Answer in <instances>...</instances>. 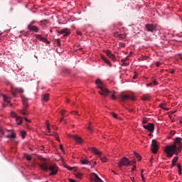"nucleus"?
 <instances>
[{
  "instance_id": "f257e3e1",
  "label": "nucleus",
  "mask_w": 182,
  "mask_h": 182,
  "mask_svg": "<svg viewBox=\"0 0 182 182\" xmlns=\"http://www.w3.org/2000/svg\"><path fill=\"white\" fill-rule=\"evenodd\" d=\"M182 138L176 137L173 139V144L171 145H168L165 147V153L167 154V157L171 159L173 157V154L178 156L179 153L182 151Z\"/></svg>"
},
{
  "instance_id": "f03ea898",
  "label": "nucleus",
  "mask_w": 182,
  "mask_h": 182,
  "mask_svg": "<svg viewBox=\"0 0 182 182\" xmlns=\"http://www.w3.org/2000/svg\"><path fill=\"white\" fill-rule=\"evenodd\" d=\"M41 161L42 163L39 165V167H41L42 170L45 171L50 170V171H51L50 173V176H55L58 173V166H56V165L49 166V162H48L45 158H41Z\"/></svg>"
},
{
  "instance_id": "7ed1b4c3",
  "label": "nucleus",
  "mask_w": 182,
  "mask_h": 182,
  "mask_svg": "<svg viewBox=\"0 0 182 182\" xmlns=\"http://www.w3.org/2000/svg\"><path fill=\"white\" fill-rule=\"evenodd\" d=\"M95 83L97 85V87L98 89H100L101 91H99L100 95L101 96H104V97H107L109 95H110L111 92L106 87V85L102 82L100 79H97L95 81Z\"/></svg>"
},
{
  "instance_id": "20e7f679",
  "label": "nucleus",
  "mask_w": 182,
  "mask_h": 182,
  "mask_svg": "<svg viewBox=\"0 0 182 182\" xmlns=\"http://www.w3.org/2000/svg\"><path fill=\"white\" fill-rule=\"evenodd\" d=\"M119 99L120 102H126V100H129V99L134 102V100H136V97L134 95H129L127 94L122 92L119 95Z\"/></svg>"
},
{
  "instance_id": "39448f33",
  "label": "nucleus",
  "mask_w": 182,
  "mask_h": 182,
  "mask_svg": "<svg viewBox=\"0 0 182 182\" xmlns=\"http://www.w3.org/2000/svg\"><path fill=\"white\" fill-rule=\"evenodd\" d=\"M123 166H125L126 167L128 166H132V161H130V160H129V159H127L126 156L120 159L118 164V167H119V168H122Z\"/></svg>"
},
{
  "instance_id": "423d86ee",
  "label": "nucleus",
  "mask_w": 182,
  "mask_h": 182,
  "mask_svg": "<svg viewBox=\"0 0 182 182\" xmlns=\"http://www.w3.org/2000/svg\"><path fill=\"white\" fill-rule=\"evenodd\" d=\"M90 181L91 182H103V181L102 180V178H100L99 177V176H97V174L92 173L90 175Z\"/></svg>"
},
{
  "instance_id": "0eeeda50",
  "label": "nucleus",
  "mask_w": 182,
  "mask_h": 182,
  "mask_svg": "<svg viewBox=\"0 0 182 182\" xmlns=\"http://www.w3.org/2000/svg\"><path fill=\"white\" fill-rule=\"evenodd\" d=\"M151 149L154 154H156V153H157L159 150V145L157 144V141L155 139L152 140V143L151 144Z\"/></svg>"
},
{
  "instance_id": "6e6552de",
  "label": "nucleus",
  "mask_w": 182,
  "mask_h": 182,
  "mask_svg": "<svg viewBox=\"0 0 182 182\" xmlns=\"http://www.w3.org/2000/svg\"><path fill=\"white\" fill-rule=\"evenodd\" d=\"M143 127L150 133H153V132H154V124L153 123H149L147 125H143Z\"/></svg>"
},
{
  "instance_id": "1a4fd4ad",
  "label": "nucleus",
  "mask_w": 182,
  "mask_h": 182,
  "mask_svg": "<svg viewBox=\"0 0 182 182\" xmlns=\"http://www.w3.org/2000/svg\"><path fill=\"white\" fill-rule=\"evenodd\" d=\"M59 35H63V36H69L70 35V30L69 28H63L58 31Z\"/></svg>"
},
{
  "instance_id": "9d476101",
  "label": "nucleus",
  "mask_w": 182,
  "mask_h": 182,
  "mask_svg": "<svg viewBox=\"0 0 182 182\" xmlns=\"http://www.w3.org/2000/svg\"><path fill=\"white\" fill-rule=\"evenodd\" d=\"M27 29L30 31V32H36V33L39 32V28L32 24H28Z\"/></svg>"
},
{
  "instance_id": "9b49d317",
  "label": "nucleus",
  "mask_w": 182,
  "mask_h": 182,
  "mask_svg": "<svg viewBox=\"0 0 182 182\" xmlns=\"http://www.w3.org/2000/svg\"><path fill=\"white\" fill-rule=\"evenodd\" d=\"M105 53L107 55V56L113 60V62H116V57H114V55L112 53V51L110 50H107L105 51Z\"/></svg>"
},
{
  "instance_id": "f8f14e48",
  "label": "nucleus",
  "mask_w": 182,
  "mask_h": 182,
  "mask_svg": "<svg viewBox=\"0 0 182 182\" xmlns=\"http://www.w3.org/2000/svg\"><path fill=\"white\" fill-rule=\"evenodd\" d=\"M156 26L154 24H146V28L148 32H154L156 31Z\"/></svg>"
},
{
  "instance_id": "ddd939ff",
  "label": "nucleus",
  "mask_w": 182,
  "mask_h": 182,
  "mask_svg": "<svg viewBox=\"0 0 182 182\" xmlns=\"http://www.w3.org/2000/svg\"><path fill=\"white\" fill-rule=\"evenodd\" d=\"M35 37L37 39H40L41 42H44L45 43H50V42L48 41V38H46L45 37L41 36V34H36Z\"/></svg>"
},
{
  "instance_id": "4468645a",
  "label": "nucleus",
  "mask_w": 182,
  "mask_h": 182,
  "mask_svg": "<svg viewBox=\"0 0 182 182\" xmlns=\"http://www.w3.org/2000/svg\"><path fill=\"white\" fill-rule=\"evenodd\" d=\"M13 96H16V92L23 93V89L22 88H11Z\"/></svg>"
},
{
  "instance_id": "2eb2a0df",
  "label": "nucleus",
  "mask_w": 182,
  "mask_h": 182,
  "mask_svg": "<svg viewBox=\"0 0 182 182\" xmlns=\"http://www.w3.org/2000/svg\"><path fill=\"white\" fill-rule=\"evenodd\" d=\"M70 137H72V139H74V140L77 142V143H83V139H82V137L77 136V135H71Z\"/></svg>"
},
{
  "instance_id": "dca6fc26",
  "label": "nucleus",
  "mask_w": 182,
  "mask_h": 182,
  "mask_svg": "<svg viewBox=\"0 0 182 182\" xmlns=\"http://www.w3.org/2000/svg\"><path fill=\"white\" fill-rule=\"evenodd\" d=\"M89 150H90L92 153H94L95 154H97V156H99V157H101L102 151H99V149L93 147V148H90Z\"/></svg>"
},
{
  "instance_id": "f3484780",
  "label": "nucleus",
  "mask_w": 182,
  "mask_h": 182,
  "mask_svg": "<svg viewBox=\"0 0 182 182\" xmlns=\"http://www.w3.org/2000/svg\"><path fill=\"white\" fill-rule=\"evenodd\" d=\"M101 58L105 63H107V65H108V66H109V68H112V63H110V60H109L107 58H106L105 55H102Z\"/></svg>"
},
{
  "instance_id": "a211bd4d",
  "label": "nucleus",
  "mask_w": 182,
  "mask_h": 182,
  "mask_svg": "<svg viewBox=\"0 0 182 182\" xmlns=\"http://www.w3.org/2000/svg\"><path fill=\"white\" fill-rule=\"evenodd\" d=\"M19 112L21 113V114H23V116H26L28 114V110H26V108L19 110Z\"/></svg>"
},
{
  "instance_id": "6ab92c4d",
  "label": "nucleus",
  "mask_w": 182,
  "mask_h": 182,
  "mask_svg": "<svg viewBox=\"0 0 182 182\" xmlns=\"http://www.w3.org/2000/svg\"><path fill=\"white\" fill-rule=\"evenodd\" d=\"M42 100H44V102H48L49 100V94H45L42 95Z\"/></svg>"
},
{
  "instance_id": "aec40b11",
  "label": "nucleus",
  "mask_w": 182,
  "mask_h": 182,
  "mask_svg": "<svg viewBox=\"0 0 182 182\" xmlns=\"http://www.w3.org/2000/svg\"><path fill=\"white\" fill-rule=\"evenodd\" d=\"M23 119V118H22V117H17L16 118V122L17 124H22Z\"/></svg>"
},
{
  "instance_id": "412c9836",
  "label": "nucleus",
  "mask_w": 182,
  "mask_h": 182,
  "mask_svg": "<svg viewBox=\"0 0 182 182\" xmlns=\"http://www.w3.org/2000/svg\"><path fill=\"white\" fill-rule=\"evenodd\" d=\"M177 161H178V156H175L172 160V167H174V166H176Z\"/></svg>"
},
{
  "instance_id": "4be33fe9",
  "label": "nucleus",
  "mask_w": 182,
  "mask_h": 182,
  "mask_svg": "<svg viewBox=\"0 0 182 182\" xmlns=\"http://www.w3.org/2000/svg\"><path fill=\"white\" fill-rule=\"evenodd\" d=\"M80 163L82 164H90V161H89V160L86 159H83L80 160Z\"/></svg>"
},
{
  "instance_id": "5701e85b",
  "label": "nucleus",
  "mask_w": 182,
  "mask_h": 182,
  "mask_svg": "<svg viewBox=\"0 0 182 182\" xmlns=\"http://www.w3.org/2000/svg\"><path fill=\"white\" fill-rule=\"evenodd\" d=\"M159 82L156 80H154L152 82L147 84V86H157Z\"/></svg>"
},
{
  "instance_id": "b1692460",
  "label": "nucleus",
  "mask_w": 182,
  "mask_h": 182,
  "mask_svg": "<svg viewBox=\"0 0 182 182\" xmlns=\"http://www.w3.org/2000/svg\"><path fill=\"white\" fill-rule=\"evenodd\" d=\"M142 100L149 101L150 100V95H145L142 97Z\"/></svg>"
},
{
  "instance_id": "393cba45",
  "label": "nucleus",
  "mask_w": 182,
  "mask_h": 182,
  "mask_svg": "<svg viewBox=\"0 0 182 182\" xmlns=\"http://www.w3.org/2000/svg\"><path fill=\"white\" fill-rule=\"evenodd\" d=\"M134 156H135L136 159H138V161H140V160H141V156L139 154L135 153Z\"/></svg>"
},
{
  "instance_id": "a878e982",
  "label": "nucleus",
  "mask_w": 182,
  "mask_h": 182,
  "mask_svg": "<svg viewBox=\"0 0 182 182\" xmlns=\"http://www.w3.org/2000/svg\"><path fill=\"white\" fill-rule=\"evenodd\" d=\"M116 91H113L112 94L111 95V99H112L113 100H116Z\"/></svg>"
},
{
  "instance_id": "bb28decb",
  "label": "nucleus",
  "mask_w": 182,
  "mask_h": 182,
  "mask_svg": "<svg viewBox=\"0 0 182 182\" xmlns=\"http://www.w3.org/2000/svg\"><path fill=\"white\" fill-rule=\"evenodd\" d=\"M4 102H6L7 103H11V100H9V97L4 95Z\"/></svg>"
},
{
  "instance_id": "cd10ccee",
  "label": "nucleus",
  "mask_w": 182,
  "mask_h": 182,
  "mask_svg": "<svg viewBox=\"0 0 182 182\" xmlns=\"http://www.w3.org/2000/svg\"><path fill=\"white\" fill-rule=\"evenodd\" d=\"M7 137L8 139H15V137H16V134H15V133H13L11 135H8Z\"/></svg>"
},
{
  "instance_id": "c85d7f7f",
  "label": "nucleus",
  "mask_w": 182,
  "mask_h": 182,
  "mask_svg": "<svg viewBox=\"0 0 182 182\" xmlns=\"http://www.w3.org/2000/svg\"><path fill=\"white\" fill-rule=\"evenodd\" d=\"M21 136L22 139H25V136H26V132L21 131Z\"/></svg>"
},
{
  "instance_id": "c756f323",
  "label": "nucleus",
  "mask_w": 182,
  "mask_h": 182,
  "mask_svg": "<svg viewBox=\"0 0 182 182\" xmlns=\"http://www.w3.org/2000/svg\"><path fill=\"white\" fill-rule=\"evenodd\" d=\"M100 160H101V161H102V163L107 162V159L106 157H100Z\"/></svg>"
},
{
  "instance_id": "7c9ffc66",
  "label": "nucleus",
  "mask_w": 182,
  "mask_h": 182,
  "mask_svg": "<svg viewBox=\"0 0 182 182\" xmlns=\"http://www.w3.org/2000/svg\"><path fill=\"white\" fill-rule=\"evenodd\" d=\"M25 157L26 159V160H28V161H31V160H32V158L31 157V156L26 154Z\"/></svg>"
},
{
  "instance_id": "2f4dec72",
  "label": "nucleus",
  "mask_w": 182,
  "mask_h": 182,
  "mask_svg": "<svg viewBox=\"0 0 182 182\" xmlns=\"http://www.w3.org/2000/svg\"><path fill=\"white\" fill-rule=\"evenodd\" d=\"M11 117H15V119H16V117H18V115H16V113L11 112Z\"/></svg>"
},
{
  "instance_id": "473e14b6",
  "label": "nucleus",
  "mask_w": 182,
  "mask_h": 182,
  "mask_svg": "<svg viewBox=\"0 0 182 182\" xmlns=\"http://www.w3.org/2000/svg\"><path fill=\"white\" fill-rule=\"evenodd\" d=\"M159 107H161V109H163L164 110H168V109L164 107V104L163 103L160 104Z\"/></svg>"
},
{
  "instance_id": "72a5a7b5",
  "label": "nucleus",
  "mask_w": 182,
  "mask_h": 182,
  "mask_svg": "<svg viewBox=\"0 0 182 182\" xmlns=\"http://www.w3.org/2000/svg\"><path fill=\"white\" fill-rule=\"evenodd\" d=\"M129 60V56L126 57L124 59L121 60L122 63H124V62L126 63V61Z\"/></svg>"
},
{
  "instance_id": "f704fd0d",
  "label": "nucleus",
  "mask_w": 182,
  "mask_h": 182,
  "mask_svg": "<svg viewBox=\"0 0 182 182\" xmlns=\"http://www.w3.org/2000/svg\"><path fill=\"white\" fill-rule=\"evenodd\" d=\"M21 98H22V102H28V98H26V97L21 96Z\"/></svg>"
},
{
  "instance_id": "c9c22d12",
  "label": "nucleus",
  "mask_w": 182,
  "mask_h": 182,
  "mask_svg": "<svg viewBox=\"0 0 182 182\" xmlns=\"http://www.w3.org/2000/svg\"><path fill=\"white\" fill-rule=\"evenodd\" d=\"M75 176L77 177V178H82V173H77L75 174Z\"/></svg>"
},
{
  "instance_id": "e433bc0d",
  "label": "nucleus",
  "mask_w": 182,
  "mask_h": 182,
  "mask_svg": "<svg viewBox=\"0 0 182 182\" xmlns=\"http://www.w3.org/2000/svg\"><path fill=\"white\" fill-rule=\"evenodd\" d=\"M23 105L26 109L29 107V105H28V102H23Z\"/></svg>"
},
{
  "instance_id": "4c0bfd02",
  "label": "nucleus",
  "mask_w": 182,
  "mask_h": 182,
  "mask_svg": "<svg viewBox=\"0 0 182 182\" xmlns=\"http://www.w3.org/2000/svg\"><path fill=\"white\" fill-rule=\"evenodd\" d=\"M92 124H90V126L87 127V130H89V132L91 133V132L93 131V129H92V126H90Z\"/></svg>"
},
{
  "instance_id": "58836bf2",
  "label": "nucleus",
  "mask_w": 182,
  "mask_h": 182,
  "mask_svg": "<svg viewBox=\"0 0 182 182\" xmlns=\"http://www.w3.org/2000/svg\"><path fill=\"white\" fill-rule=\"evenodd\" d=\"M65 113H66V110L63 109L60 111L61 116H63V117H65V116H64Z\"/></svg>"
},
{
  "instance_id": "ea45409f",
  "label": "nucleus",
  "mask_w": 182,
  "mask_h": 182,
  "mask_svg": "<svg viewBox=\"0 0 182 182\" xmlns=\"http://www.w3.org/2000/svg\"><path fill=\"white\" fill-rule=\"evenodd\" d=\"M46 126H47V130L49 132L50 130V128L49 127V122L46 121Z\"/></svg>"
},
{
  "instance_id": "a19ab883",
  "label": "nucleus",
  "mask_w": 182,
  "mask_h": 182,
  "mask_svg": "<svg viewBox=\"0 0 182 182\" xmlns=\"http://www.w3.org/2000/svg\"><path fill=\"white\" fill-rule=\"evenodd\" d=\"M55 41L57 42L58 46H60V39L58 38V39L55 40Z\"/></svg>"
},
{
  "instance_id": "79ce46f5",
  "label": "nucleus",
  "mask_w": 182,
  "mask_h": 182,
  "mask_svg": "<svg viewBox=\"0 0 182 182\" xmlns=\"http://www.w3.org/2000/svg\"><path fill=\"white\" fill-rule=\"evenodd\" d=\"M65 168H68V170H70V171H72V170H73L74 168H70V166H65Z\"/></svg>"
},
{
  "instance_id": "37998d69",
  "label": "nucleus",
  "mask_w": 182,
  "mask_h": 182,
  "mask_svg": "<svg viewBox=\"0 0 182 182\" xmlns=\"http://www.w3.org/2000/svg\"><path fill=\"white\" fill-rule=\"evenodd\" d=\"M112 115L114 117V119H117V114L112 112Z\"/></svg>"
},
{
  "instance_id": "c03bdc74",
  "label": "nucleus",
  "mask_w": 182,
  "mask_h": 182,
  "mask_svg": "<svg viewBox=\"0 0 182 182\" xmlns=\"http://www.w3.org/2000/svg\"><path fill=\"white\" fill-rule=\"evenodd\" d=\"M40 22L41 23H43V22H45L46 23H48L49 21L45 19V20L41 21Z\"/></svg>"
},
{
  "instance_id": "a18cd8bd",
  "label": "nucleus",
  "mask_w": 182,
  "mask_h": 182,
  "mask_svg": "<svg viewBox=\"0 0 182 182\" xmlns=\"http://www.w3.org/2000/svg\"><path fill=\"white\" fill-rule=\"evenodd\" d=\"M71 114H77V116H79V114L76 111H72Z\"/></svg>"
},
{
  "instance_id": "49530a36",
  "label": "nucleus",
  "mask_w": 182,
  "mask_h": 182,
  "mask_svg": "<svg viewBox=\"0 0 182 182\" xmlns=\"http://www.w3.org/2000/svg\"><path fill=\"white\" fill-rule=\"evenodd\" d=\"M174 134H176V131H171L170 132V136H174Z\"/></svg>"
},
{
  "instance_id": "de8ad7c7",
  "label": "nucleus",
  "mask_w": 182,
  "mask_h": 182,
  "mask_svg": "<svg viewBox=\"0 0 182 182\" xmlns=\"http://www.w3.org/2000/svg\"><path fill=\"white\" fill-rule=\"evenodd\" d=\"M122 66H129V63L124 62L122 63Z\"/></svg>"
},
{
  "instance_id": "09e8293b",
  "label": "nucleus",
  "mask_w": 182,
  "mask_h": 182,
  "mask_svg": "<svg viewBox=\"0 0 182 182\" xmlns=\"http://www.w3.org/2000/svg\"><path fill=\"white\" fill-rule=\"evenodd\" d=\"M64 72H65V73H70V70H69V69H65V70H64Z\"/></svg>"
},
{
  "instance_id": "8fccbe9b",
  "label": "nucleus",
  "mask_w": 182,
  "mask_h": 182,
  "mask_svg": "<svg viewBox=\"0 0 182 182\" xmlns=\"http://www.w3.org/2000/svg\"><path fill=\"white\" fill-rule=\"evenodd\" d=\"M177 56H178V58L181 59V60H182V53L177 54Z\"/></svg>"
},
{
  "instance_id": "3c124183",
  "label": "nucleus",
  "mask_w": 182,
  "mask_h": 182,
  "mask_svg": "<svg viewBox=\"0 0 182 182\" xmlns=\"http://www.w3.org/2000/svg\"><path fill=\"white\" fill-rule=\"evenodd\" d=\"M177 167H178V171L181 170V165L180 164H177Z\"/></svg>"
},
{
  "instance_id": "603ef678",
  "label": "nucleus",
  "mask_w": 182,
  "mask_h": 182,
  "mask_svg": "<svg viewBox=\"0 0 182 182\" xmlns=\"http://www.w3.org/2000/svg\"><path fill=\"white\" fill-rule=\"evenodd\" d=\"M141 177L142 178V181H144L146 178H144V175H143V173H141Z\"/></svg>"
},
{
  "instance_id": "864d4df0",
  "label": "nucleus",
  "mask_w": 182,
  "mask_h": 182,
  "mask_svg": "<svg viewBox=\"0 0 182 182\" xmlns=\"http://www.w3.org/2000/svg\"><path fill=\"white\" fill-rule=\"evenodd\" d=\"M147 122H148L147 119H143L142 120V124H146V123H147Z\"/></svg>"
},
{
  "instance_id": "5fc2aeb1",
  "label": "nucleus",
  "mask_w": 182,
  "mask_h": 182,
  "mask_svg": "<svg viewBox=\"0 0 182 182\" xmlns=\"http://www.w3.org/2000/svg\"><path fill=\"white\" fill-rule=\"evenodd\" d=\"M24 119L26 120V122H28V123H31V119H29L26 117H24Z\"/></svg>"
},
{
  "instance_id": "6e6d98bb",
  "label": "nucleus",
  "mask_w": 182,
  "mask_h": 182,
  "mask_svg": "<svg viewBox=\"0 0 182 182\" xmlns=\"http://www.w3.org/2000/svg\"><path fill=\"white\" fill-rule=\"evenodd\" d=\"M136 165H134V166H133V168H132V171H134V170H136Z\"/></svg>"
},
{
  "instance_id": "4d7b16f0",
  "label": "nucleus",
  "mask_w": 182,
  "mask_h": 182,
  "mask_svg": "<svg viewBox=\"0 0 182 182\" xmlns=\"http://www.w3.org/2000/svg\"><path fill=\"white\" fill-rule=\"evenodd\" d=\"M60 149H61L63 151H64L63 145L60 144Z\"/></svg>"
},
{
  "instance_id": "13d9d810",
  "label": "nucleus",
  "mask_w": 182,
  "mask_h": 182,
  "mask_svg": "<svg viewBox=\"0 0 182 182\" xmlns=\"http://www.w3.org/2000/svg\"><path fill=\"white\" fill-rule=\"evenodd\" d=\"M69 181H70V182H76L75 180H73V179H72V178H70V179H69Z\"/></svg>"
},
{
  "instance_id": "bf43d9fd",
  "label": "nucleus",
  "mask_w": 182,
  "mask_h": 182,
  "mask_svg": "<svg viewBox=\"0 0 182 182\" xmlns=\"http://www.w3.org/2000/svg\"><path fill=\"white\" fill-rule=\"evenodd\" d=\"M33 23H35V21H31V22L29 23V25H33Z\"/></svg>"
},
{
  "instance_id": "052dcab7",
  "label": "nucleus",
  "mask_w": 182,
  "mask_h": 182,
  "mask_svg": "<svg viewBox=\"0 0 182 182\" xmlns=\"http://www.w3.org/2000/svg\"><path fill=\"white\" fill-rule=\"evenodd\" d=\"M64 117H62L60 119V122H63Z\"/></svg>"
},
{
  "instance_id": "680f3d73",
  "label": "nucleus",
  "mask_w": 182,
  "mask_h": 182,
  "mask_svg": "<svg viewBox=\"0 0 182 182\" xmlns=\"http://www.w3.org/2000/svg\"><path fill=\"white\" fill-rule=\"evenodd\" d=\"M131 180H132V182H135L134 181V177H131Z\"/></svg>"
},
{
  "instance_id": "e2e57ef3",
  "label": "nucleus",
  "mask_w": 182,
  "mask_h": 182,
  "mask_svg": "<svg viewBox=\"0 0 182 182\" xmlns=\"http://www.w3.org/2000/svg\"><path fill=\"white\" fill-rule=\"evenodd\" d=\"M25 36H26L27 35H29V32L26 31L25 33H24Z\"/></svg>"
},
{
  "instance_id": "0e129e2a",
  "label": "nucleus",
  "mask_w": 182,
  "mask_h": 182,
  "mask_svg": "<svg viewBox=\"0 0 182 182\" xmlns=\"http://www.w3.org/2000/svg\"><path fill=\"white\" fill-rule=\"evenodd\" d=\"M156 66L159 68L160 66V63H156Z\"/></svg>"
},
{
  "instance_id": "69168bd1",
  "label": "nucleus",
  "mask_w": 182,
  "mask_h": 182,
  "mask_svg": "<svg viewBox=\"0 0 182 182\" xmlns=\"http://www.w3.org/2000/svg\"><path fill=\"white\" fill-rule=\"evenodd\" d=\"M77 35H82V32L81 31H77Z\"/></svg>"
},
{
  "instance_id": "338daca9",
  "label": "nucleus",
  "mask_w": 182,
  "mask_h": 182,
  "mask_svg": "<svg viewBox=\"0 0 182 182\" xmlns=\"http://www.w3.org/2000/svg\"><path fill=\"white\" fill-rule=\"evenodd\" d=\"M54 130H58V127H55V126H53Z\"/></svg>"
},
{
  "instance_id": "774afa93",
  "label": "nucleus",
  "mask_w": 182,
  "mask_h": 182,
  "mask_svg": "<svg viewBox=\"0 0 182 182\" xmlns=\"http://www.w3.org/2000/svg\"><path fill=\"white\" fill-rule=\"evenodd\" d=\"M171 73H174V70H172L171 71Z\"/></svg>"
}]
</instances>
